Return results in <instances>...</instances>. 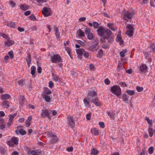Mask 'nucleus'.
Wrapping results in <instances>:
<instances>
[{"label":"nucleus","instance_id":"nucleus-1","mask_svg":"<svg viewBox=\"0 0 155 155\" xmlns=\"http://www.w3.org/2000/svg\"><path fill=\"white\" fill-rule=\"evenodd\" d=\"M97 35L103 39L101 40V42H104L106 39L109 43H111L112 40L111 39V37L112 33L110 30L108 29H104L103 26H100L97 29Z\"/></svg>","mask_w":155,"mask_h":155},{"label":"nucleus","instance_id":"nucleus-2","mask_svg":"<svg viewBox=\"0 0 155 155\" xmlns=\"http://www.w3.org/2000/svg\"><path fill=\"white\" fill-rule=\"evenodd\" d=\"M97 93L94 91L89 90L88 91V96L85 97L83 101L85 105L88 107L90 106V103L91 98H94V97H97Z\"/></svg>","mask_w":155,"mask_h":155},{"label":"nucleus","instance_id":"nucleus-3","mask_svg":"<svg viewBox=\"0 0 155 155\" xmlns=\"http://www.w3.org/2000/svg\"><path fill=\"white\" fill-rule=\"evenodd\" d=\"M49 58L51 61L52 63H56L61 62L62 58L58 54H54L49 55Z\"/></svg>","mask_w":155,"mask_h":155},{"label":"nucleus","instance_id":"nucleus-4","mask_svg":"<svg viewBox=\"0 0 155 155\" xmlns=\"http://www.w3.org/2000/svg\"><path fill=\"white\" fill-rule=\"evenodd\" d=\"M111 92L117 96H120L121 94V89L119 85H114L110 88Z\"/></svg>","mask_w":155,"mask_h":155},{"label":"nucleus","instance_id":"nucleus-5","mask_svg":"<svg viewBox=\"0 0 155 155\" xmlns=\"http://www.w3.org/2000/svg\"><path fill=\"white\" fill-rule=\"evenodd\" d=\"M127 31L126 32V35L131 37L133 35L134 30L133 25L129 24H127L126 26Z\"/></svg>","mask_w":155,"mask_h":155},{"label":"nucleus","instance_id":"nucleus-6","mask_svg":"<svg viewBox=\"0 0 155 155\" xmlns=\"http://www.w3.org/2000/svg\"><path fill=\"white\" fill-rule=\"evenodd\" d=\"M19 139L17 137H12L11 140L8 141V144L10 147L14 146V145H17L18 143Z\"/></svg>","mask_w":155,"mask_h":155},{"label":"nucleus","instance_id":"nucleus-7","mask_svg":"<svg viewBox=\"0 0 155 155\" xmlns=\"http://www.w3.org/2000/svg\"><path fill=\"white\" fill-rule=\"evenodd\" d=\"M15 132L17 135L20 134L22 135H24L26 134V131L24 130L23 127L21 125L17 127V129L15 130Z\"/></svg>","mask_w":155,"mask_h":155},{"label":"nucleus","instance_id":"nucleus-8","mask_svg":"<svg viewBox=\"0 0 155 155\" xmlns=\"http://www.w3.org/2000/svg\"><path fill=\"white\" fill-rule=\"evenodd\" d=\"M41 116L43 118L48 117L51 119V114L50 110L48 109L42 110L41 113Z\"/></svg>","mask_w":155,"mask_h":155},{"label":"nucleus","instance_id":"nucleus-9","mask_svg":"<svg viewBox=\"0 0 155 155\" xmlns=\"http://www.w3.org/2000/svg\"><path fill=\"white\" fill-rule=\"evenodd\" d=\"M134 15V14L132 12H130L128 11L124 12V14L123 19L127 21L131 19Z\"/></svg>","mask_w":155,"mask_h":155},{"label":"nucleus","instance_id":"nucleus-10","mask_svg":"<svg viewBox=\"0 0 155 155\" xmlns=\"http://www.w3.org/2000/svg\"><path fill=\"white\" fill-rule=\"evenodd\" d=\"M43 15L45 17L50 16L51 14V10L49 8L45 7L42 10Z\"/></svg>","mask_w":155,"mask_h":155},{"label":"nucleus","instance_id":"nucleus-11","mask_svg":"<svg viewBox=\"0 0 155 155\" xmlns=\"http://www.w3.org/2000/svg\"><path fill=\"white\" fill-rule=\"evenodd\" d=\"M68 124L71 128H73L75 125L74 119L72 116H68L67 118Z\"/></svg>","mask_w":155,"mask_h":155},{"label":"nucleus","instance_id":"nucleus-12","mask_svg":"<svg viewBox=\"0 0 155 155\" xmlns=\"http://www.w3.org/2000/svg\"><path fill=\"white\" fill-rule=\"evenodd\" d=\"M139 71L142 74H145L148 72V68L145 64H142L139 68Z\"/></svg>","mask_w":155,"mask_h":155},{"label":"nucleus","instance_id":"nucleus-13","mask_svg":"<svg viewBox=\"0 0 155 155\" xmlns=\"http://www.w3.org/2000/svg\"><path fill=\"white\" fill-rule=\"evenodd\" d=\"M15 42L14 41L11 40L10 38L9 39L5 40L4 42V47L5 48L11 46L12 45L14 44Z\"/></svg>","mask_w":155,"mask_h":155},{"label":"nucleus","instance_id":"nucleus-14","mask_svg":"<svg viewBox=\"0 0 155 155\" xmlns=\"http://www.w3.org/2000/svg\"><path fill=\"white\" fill-rule=\"evenodd\" d=\"M91 102L98 107H100L102 105L101 102L98 101V98L97 97H95L94 98L91 99Z\"/></svg>","mask_w":155,"mask_h":155},{"label":"nucleus","instance_id":"nucleus-15","mask_svg":"<svg viewBox=\"0 0 155 155\" xmlns=\"http://www.w3.org/2000/svg\"><path fill=\"white\" fill-rule=\"evenodd\" d=\"M97 46L96 45H93L90 46L88 48V50L92 52H94L97 51L98 49V47H97Z\"/></svg>","mask_w":155,"mask_h":155},{"label":"nucleus","instance_id":"nucleus-16","mask_svg":"<svg viewBox=\"0 0 155 155\" xmlns=\"http://www.w3.org/2000/svg\"><path fill=\"white\" fill-rule=\"evenodd\" d=\"M32 116H29L26 121V125L27 127H29L31 124V120Z\"/></svg>","mask_w":155,"mask_h":155},{"label":"nucleus","instance_id":"nucleus-17","mask_svg":"<svg viewBox=\"0 0 155 155\" xmlns=\"http://www.w3.org/2000/svg\"><path fill=\"white\" fill-rule=\"evenodd\" d=\"M91 132L93 135L96 136L99 134V130H97L96 128H91Z\"/></svg>","mask_w":155,"mask_h":155},{"label":"nucleus","instance_id":"nucleus-18","mask_svg":"<svg viewBox=\"0 0 155 155\" xmlns=\"http://www.w3.org/2000/svg\"><path fill=\"white\" fill-rule=\"evenodd\" d=\"M52 138L49 141V143L50 144L58 142V138L56 135H54V137Z\"/></svg>","mask_w":155,"mask_h":155},{"label":"nucleus","instance_id":"nucleus-19","mask_svg":"<svg viewBox=\"0 0 155 155\" xmlns=\"http://www.w3.org/2000/svg\"><path fill=\"white\" fill-rule=\"evenodd\" d=\"M84 50L83 49L78 48L76 49L77 54L79 55L80 58H81L84 52Z\"/></svg>","mask_w":155,"mask_h":155},{"label":"nucleus","instance_id":"nucleus-20","mask_svg":"<svg viewBox=\"0 0 155 155\" xmlns=\"http://www.w3.org/2000/svg\"><path fill=\"white\" fill-rule=\"evenodd\" d=\"M44 91V92L43 95H49L52 93L51 91L47 87H45Z\"/></svg>","mask_w":155,"mask_h":155},{"label":"nucleus","instance_id":"nucleus-21","mask_svg":"<svg viewBox=\"0 0 155 155\" xmlns=\"http://www.w3.org/2000/svg\"><path fill=\"white\" fill-rule=\"evenodd\" d=\"M11 97V96L9 94H5L2 95L1 97L2 100H5L9 99Z\"/></svg>","mask_w":155,"mask_h":155},{"label":"nucleus","instance_id":"nucleus-22","mask_svg":"<svg viewBox=\"0 0 155 155\" xmlns=\"http://www.w3.org/2000/svg\"><path fill=\"white\" fill-rule=\"evenodd\" d=\"M19 7L20 9L23 11H25L29 8L28 6L26 4L21 5H20Z\"/></svg>","mask_w":155,"mask_h":155},{"label":"nucleus","instance_id":"nucleus-23","mask_svg":"<svg viewBox=\"0 0 155 155\" xmlns=\"http://www.w3.org/2000/svg\"><path fill=\"white\" fill-rule=\"evenodd\" d=\"M3 107L4 108H8L9 107L8 102L7 101H4L2 103Z\"/></svg>","mask_w":155,"mask_h":155},{"label":"nucleus","instance_id":"nucleus-24","mask_svg":"<svg viewBox=\"0 0 155 155\" xmlns=\"http://www.w3.org/2000/svg\"><path fill=\"white\" fill-rule=\"evenodd\" d=\"M17 82L18 85H20L21 86H23L25 84V79H22L18 81Z\"/></svg>","mask_w":155,"mask_h":155},{"label":"nucleus","instance_id":"nucleus-25","mask_svg":"<svg viewBox=\"0 0 155 155\" xmlns=\"http://www.w3.org/2000/svg\"><path fill=\"white\" fill-rule=\"evenodd\" d=\"M0 121H1V124L0 126V128L1 130L4 129L5 127V122L4 120L2 119H0Z\"/></svg>","mask_w":155,"mask_h":155},{"label":"nucleus","instance_id":"nucleus-26","mask_svg":"<svg viewBox=\"0 0 155 155\" xmlns=\"http://www.w3.org/2000/svg\"><path fill=\"white\" fill-rule=\"evenodd\" d=\"M31 55L30 53H28L27 54V56L26 57V61L28 65V66H29L30 64L31 63Z\"/></svg>","mask_w":155,"mask_h":155},{"label":"nucleus","instance_id":"nucleus-27","mask_svg":"<svg viewBox=\"0 0 155 155\" xmlns=\"http://www.w3.org/2000/svg\"><path fill=\"white\" fill-rule=\"evenodd\" d=\"M87 38L90 40H92L93 39L94 40V36L93 33L92 32L91 33L88 34L87 35Z\"/></svg>","mask_w":155,"mask_h":155},{"label":"nucleus","instance_id":"nucleus-28","mask_svg":"<svg viewBox=\"0 0 155 155\" xmlns=\"http://www.w3.org/2000/svg\"><path fill=\"white\" fill-rule=\"evenodd\" d=\"M128 96L126 94H123L122 99L125 102H128Z\"/></svg>","mask_w":155,"mask_h":155},{"label":"nucleus","instance_id":"nucleus-29","mask_svg":"<svg viewBox=\"0 0 155 155\" xmlns=\"http://www.w3.org/2000/svg\"><path fill=\"white\" fill-rule=\"evenodd\" d=\"M31 74L33 76H35V74L36 69L35 67L34 66H32L31 68Z\"/></svg>","mask_w":155,"mask_h":155},{"label":"nucleus","instance_id":"nucleus-30","mask_svg":"<svg viewBox=\"0 0 155 155\" xmlns=\"http://www.w3.org/2000/svg\"><path fill=\"white\" fill-rule=\"evenodd\" d=\"M107 27L111 30L113 31H115L116 30V29L114 27V24L112 23H107Z\"/></svg>","mask_w":155,"mask_h":155},{"label":"nucleus","instance_id":"nucleus-31","mask_svg":"<svg viewBox=\"0 0 155 155\" xmlns=\"http://www.w3.org/2000/svg\"><path fill=\"white\" fill-rule=\"evenodd\" d=\"M107 114L110 118L113 120L114 119V117L115 115V114L114 113L111 112H107Z\"/></svg>","mask_w":155,"mask_h":155},{"label":"nucleus","instance_id":"nucleus-32","mask_svg":"<svg viewBox=\"0 0 155 155\" xmlns=\"http://www.w3.org/2000/svg\"><path fill=\"white\" fill-rule=\"evenodd\" d=\"M43 97L47 102L49 103L51 101V98L49 95H43Z\"/></svg>","mask_w":155,"mask_h":155},{"label":"nucleus","instance_id":"nucleus-33","mask_svg":"<svg viewBox=\"0 0 155 155\" xmlns=\"http://www.w3.org/2000/svg\"><path fill=\"white\" fill-rule=\"evenodd\" d=\"M52 78L53 80L55 81L61 82V79L58 76H53Z\"/></svg>","mask_w":155,"mask_h":155},{"label":"nucleus","instance_id":"nucleus-34","mask_svg":"<svg viewBox=\"0 0 155 155\" xmlns=\"http://www.w3.org/2000/svg\"><path fill=\"white\" fill-rule=\"evenodd\" d=\"M37 4L39 6L42 5L44 2H46L47 0H36Z\"/></svg>","mask_w":155,"mask_h":155},{"label":"nucleus","instance_id":"nucleus-35","mask_svg":"<svg viewBox=\"0 0 155 155\" xmlns=\"http://www.w3.org/2000/svg\"><path fill=\"white\" fill-rule=\"evenodd\" d=\"M98 153V151L95 148H93L91 150V154L92 155H96Z\"/></svg>","mask_w":155,"mask_h":155},{"label":"nucleus","instance_id":"nucleus-36","mask_svg":"<svg viewBox=\"0 0 155 155\" xmlns=\"http://www.w3.org/2000/svg\"><path fill=\"white\" fill-rule=\"evenodd\" d=\"M127 52V50L126 49L123 50L121 51L120 54V57L122 58L124 57L125 56V54Z\"/></svg>","mask_w":155,"mask_h":155},{"label":"nucleus","instance_id":"nucleus-37","mask_svg":"<svg viewBox=\"0 0 155 155\" xmlns=\"http://www.w3.org/2000/svg\"><path fill=\"white\" fill-rule=\"evenodd\" d=\"M77 33L78 35L81 37H82L85 36L84 33L81 29H79Z\"/></svg>","mask_w":155,"mask_h":155},{"label":"nucleus","instance_id":"nucleus-38","mask_svg":"<svg viewBox=\"0 0 155 155\" xmlns=\"http://www.w3.org/2000/svg\"><path fill=\"white\" fill-rule=\"evenodd\" d=\"M47 135L50 138L53 137L55 135L53 132H48L46 133Z\"/></svg>","mask_w":155,"mask_h":155},{"label":"nucleus","instance_id":"nucleus-39","mask_svg":"<svg viewBox=\"0 0 155 155\" xmlns=\"http://www.w3.org/2000/svg\"><path fill=\"white\" fill-rule=\"evenodd\" d=\"M47 135L50 138L53 137L55 135L53 132H48L46 133Z\"/></svg>","mask_w":155,"mask_h":155},{"label":"nucleus","instance_id":"nucleus-40","mask_svg":"<svg viewBox=\"0 0 155 155\" xmlns=\"http://www.w3.org/2000/svg\"><path fill=\"white\" fill-rule=\"evenodd\" d=\"M91 31L93 32V30L89 28H87L85 30V32L86 35L91 32Z\"/></svg>","mask_w":155,"mask_h":155},{"label":"nucleus","instance_id":"nucleus-41","mask_svg":"<svg viewBox=\"0 0 155 155\" xmlns=\"http://www.w3.org/2000/svg\"><path fill=\"white\" fill-rule=\"evenodd\" d=\"M149 135L150 137H152L153 135V130L152 128H149L148 130Z\"/></svg>","mask_w":155,"mask_h":155},{"label":"nucleus","instance_id":"nucleus-42","mask_svg":"<svg viewBox=\"0 0 155 155\" xmlns=\"http://www.w3.org/2000/svg\"><path fill=\"white\" fill-rule=\"evenodd\" d=\"M143 53L144 54V56L145 58L147 59H148L150 57V54H149L148 52H143Z\"/></svg>","mask_w":155,"mask_h":155},{"label":"nucleus","instance_id":"nucleus-43","mask_svg":"<svg viewBox=\"0 0 155 155\" xmlns=\"http://www.w3.org/2000/svg\"><path fill=\"white\" fill-rule=\"evenodd\" d=\"M126 92L128 95L130 96L133 95L135 94V92L134 90H127Z\"/></svg>","mask_w":155,"mask_h":155},{"label":"nucleus","instance_id":"nucleus-44","mask_svg":"<svg viewBox=\"0 0 155 155\" xmlns=\"http://www.w3.org/2000/svg\"><path fill=\"white\" fill-rule=\"evenodd\" d=\"M0 35L2 36L3 38L5 39V40H7L8 39H9V38H10L4 33H0Z\"/></svg>","mask_w":155,"mask_h":155},{"label":"nucleus","instance_id":"nucleus-45","mask_svg":"<svg viewBox=\"0 0 155 155\" xmlns=\"http://www.w3.org/2000/svg\"><path fill=\"white\" fill-rule=\"evenodd\" d=\"M7 25L12 28H15V23L12 22H10L8 23Z\"/></svg>","mask_w":155,"mask_h":155},{"label":"nucleus","instance_id":"nucleus-46","mask_svg":"<svg viewBox=\"0 0 155 155\" xmlns=\"http://www.w3.org/2000/svg\"><path fill=\"white\" fill-rule=\"evenodd\" d=\"M38 150H32L31 152V155H38L39 153L38 152Z\"/></svg>","mask_w":155,"mask_h":155},{"label":"nucleus","instance_id":"nucleus-47","mask_svg":"<svg viewBox=\"0 0 155 155\" xmlns=\"http://www.w3.org/2000/svg\"><path fill=\"white\" fill-rule=\"evenodd\" d=\"M154 148L153 147H150L148 149L149 153L150 154H152L153 153Z\"/></svg>","mask_w":155,"mask_h":155},{"label":"nucleus","instance_id":"nucleus-48","mask_svg":"<svg viewBox=\"0 0 155 155\" xmlns=\"http://www.w3.org/2000/svg\"><path fill=\"white\" fill-rule=\"evenodd\" d=\"M93 26L94 28H97L99 27V25L97 22L94 21L93 22Z\"/></svg>","mask_w":155,"mask_h":155},{"label":"nucleus","instance_id":"nucleus-49","mask_svg":"<svg viewBox=\"0 0 155 155\" xmlns=\"http://www.w3.org/2000/svg\"><path fill=\"white\" fill-rule=\"evenodd\" d=\"M145 119L147 120L148 123L150 125V126H151L153 125L152 120L149 119V118L147 117H146Z\"/></svg>","mask_w":155,"mask_h":155},{"label":"nucleus","instance_id":"nucleus-50","mask_svg":"<svg viewBox=\"0 0 155 155\" xmlns=\"http://www.w3.org/2000/svg\"><path fill=\"white\" fill-rule=\"evenodd\" d=\"M8 54L10 56V58L11 59H12L14 58V53L13 51H9V52H8Z\"/></svg>","mask_w":155,"mask_h":155},{"label":"nucleus","instance_id":"nucleus-51","mask_svg":"<svg viewBox=\"0 0 155 155\" xmlns=\"http://www.w3.org/2000/svg\"><path fill=\"white\" fill-rule=\"evenodd\" d=\"M84 56L86 58H88L89 56V54L88 52L85 51L84 50V52L83 53Z\"/></svg>","mask_w":155,"mask_h":155},{"label":"nucleus","instance_id":"nucleus-52","mask_svg":"<svg viewBox=\"0 0 155 155\" xmlns=\"http://www.w3.org/2000/svg\"><path fill=\"white\" fill-rule=\"evenodd\" d=\"M136 89L138 92L142 91L143 89V88L142 87H140L138 86L137 87Z\"/></svg>","mask_w":155,"mask_h":155},{"label":"nucleus","instance_id":"nucleus-53","mask_svg":"<svg viewBox=\"0 0 155 155\" xmlns=\"http://www.w3.org/2000/svg\"><path fill=\"white\" fill-rule=\"evenodd\" d=\"M104 82L106 85H108L110 84V81L108 78H107L104 80Z\"/></svg>","mask_w":155,"mask_h":155},{"label":"nucleus","instance_id":"nucleus-54","mask_svg":"<svg viewBox=\"0 0 155 155\" xmlns=\"http://www.w3.org/2000/svg\"><path fill=\"white\" fill-rule=\"evenodd\" d=\"M99 125L100 127L102 128H104L105 127L104 124V123L102 122H100L99 123Z\"/></svg>","mask_w":155,"mask_h":155},{"label":"nucleus","instance_id":"nucleus-55","mask_svg":"<svg viewBox=\"0 0 155 155\" xmlns=\"http://www.w3.org/2000/svg\"><path fill=\"white\" fill-rule=\"evenodd\" d=\"M9 4L12 7H14L15 6V3L13 1H11L9 3Z\"/></svg>","mask_w":155,"mask_h":155},{"label":"nucleus","instance_id":"nucleus-56","mask_svg":"<svg viewBox=\"0 0 155 155\" xmlns=\"http://www.w3.org/2000/svg\"><path fill=\"white\" fill-rule=\"evenodd\" d=\"M54 86V84L53 82L51 81H50L49 82V87L50 88H52Z\"/></svg>","mask_w":155,"mask_h":155},{"label":"nucleus","instance_id":"nucleus-57","mask_svg":"<svg viewBox=\"0 0 155 155\" xmlns=\"http://www.w3.org/2000/svg\"><path fill=\"white\" fill-rule=\"evenodd\" d=\"M103 54V51L101 49H100L98 51V55L100 57H101Z\"/></svg>","mask_w":155,"mask_h":155},{"label":"nucleus","instance_id":"nucleus-58","mask_svg":"<svg viewBox=\"0 0 155 155\" xmlns=\"http://www.w3.org/2000/svg\"><path fill=\"white\" fill-rule=\"evenodd\" d=\"M9 59V56L8 55L5 56L4 58V62L5 63H6L8 61Z\"/></svg>","mask_w":155,"mask_h":155},{"label":"nucleus","instance_id":"nucleus-59","mask_svg":"<svg viewBox=\"0 0 155 155\" xmlns=\"http://www.w3.org/2000/svg\"><path fill=\"white\" fill-rule=\"evenodd\" d=\"M91 113H90L86 115V118L87 120H90L91 119Z\"/></svg>","mask_w":155,"mask_h":155},{"label":"nucleus","instance_id":"nucleus-60","mask_svg":"<svg viewBox=\"0 0 155 155\" xmlns=\"http://www.w3.org/2000/svg\"><path fill=\"white\" fill-rule=\"evenodd\" d=\"M30 19L32 20H36V18L34 15H31L30 16Z\"/></svg>","mask_w":155,"mask_h":155},{"label":"nucleus","instance_id":"nucleus-61","mask_svg":"<svg viewBox=\"0 0 155 155\" xmlns=\"http://www.w3.org/2000/svg\"><path fill=\"white\" fill-rule=\"evenodd\" d=\"M66 150L68 152H72L73 150V148L72 147H68L66 148Z\"/></svg>","mask_w":155,"mask_h":155},{"label":"nucleus","instance_id":"nucleus-62","mask_svg":"<svg viewBox=\"0 0 155 155\" xmlns=\"http://www.w3.org/2000/svg\"><path fill=\"white\" fill-rule=\"evenodd\" d=\"M102 47L104 48H107L109 47V44H104L102 45Z\"/></svg>","mask_w":155,"mask_h":155},{"label":"nucleus","instance_id":"nucleus-63","mask_svg":"<svg viewBox=\"0 0 155 155\" xmlns=\"http://www.w3.org/2000/svg\"><path fill=\"white\" fill-rule=\"evenodd\" d=\"M123 67V66L122 65H118V67H117V71H120L122 69Z\"/></svg>","mask_w":155,"mask_h":155},{"label":"nucleus","instance_id":"nucleus-64","mask_svg":"<svg viewBox=\"0 0 155 155\" xmlns=\"http://www.w3.org/2000/svg\"><path fill=\"white\" fill-rule=\"evenodd\" d=\"M150 48L152 49L153 52H155V44L151 45Z\"/></svg>","mask_w":155,"mask_h":155}]
</instances>
